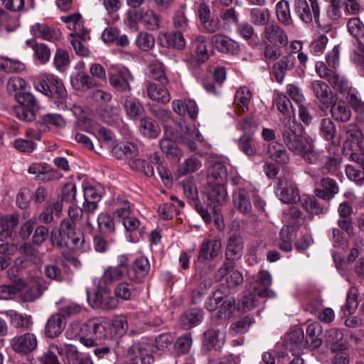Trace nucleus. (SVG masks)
<instances>
[{
  "label": "nucleus",
  "instance_id": "obj_1",
  "mask_svg": "<svg viewBox=\"0 0 364 364\" xmlns=\"http://www.w3.org/2000/svg\"><path fill=\"white\" fill-rule=\"evenodd\" d=\"M50 242L56 247H67L72 250H79L85 239L82 233L75 230V224L73 222L64 219L58 230L51 231Z\"/></svg>",
  "mask_w": 364,
  "mask_h": 364
},
{
  "label": "nucleus",
  "instance_id": "obj_2",
  "mask_svg": "<svg viewBox=\"0 0 364 364\" xmlns=\"http://www.w3.org/2000/svg\"><path fill=\"white\" fill-rule=\"evenodd\" d=\"M35 88L46 96L52 98L55 103L63 104L68 94L63 82L57 76L45 74L34 82Z\"/></svg>",
  "mask_w": 364,
  "mask_h": 364
},
{
  "label": "nucleus",
  "instance_id": "obj_3",
  "mask_svg": "<svg viewBox=\"0 0 364 364\" xmlns=\"http://www.w3.org/2000/svg\"><path fill=\"white\" fill-rule=\"evenodd\" d=\"M117 265L108 266L103 272L100 285L110 286L122 281L129 270V258L126 255H121L117 257Z\"/></svg>",
  "mask_w": 364,
  "mask_h": 364
},
{
  "label": "nucleus",
  "instance_id": "obj_4",
  "mask_svg": "<svg viewBox=\"0 0 364 364\" xmlns=\"http://www.w3.org/2000/svg\"><path fill=\"white\" fill-rule=\"evenodd\" d=\"M299 124L294 122L285 124L282 131V137L284 144L294 155L302 153L307 141L301 134L297 133Z\"/></svg>",
  "mask_w": 364,
  "mask_h": 364
},
{
  "label": "nucleus",
  "instance_id": "obj_5",
  "mask_svg": "<svg viewBox=\"0 0 364 364\" xmlns=\"http://www.w3.org/2000/svg\"><path fill=\"white\" fill-rule=\"evenodd\" d=\"M153 362L152 346L148 343H136L128 349L127 364H151Z\"/></svg>",
  "mask_w": 364,
  "mask_h": 364
},
{
  "label": "nucleus",
  "instance_id": "obj_6",
  "mask_svg": "<svg viewBox=\"0 0 364 364\" xmlns=\"http://www.w3.org/2000/svg\"><path fill=\"white\" fill-rule=\"evenodd\" d=\"M294 11L305 23H310L313 18L318 21L320 7L318 0H294Z\"/></svg>",
  "mask_w": 364,
  "mask_h": 364
},
{
  "label": "nucleus",
  "instance_id": "obj_7",
  "mask_svg": "<svg viewBox=\"0 0 364 364\" xmlns=\"http://www.w3.org/2000/svg\"><path fill=\"white\" fill-rule=\"evenodd\" d=\"M60 20L68 29L71 31L70 37L78 36L82 41L90 39V31L85 26V21L80 13L62 16Z\"/></svg>",
  "mask_w": 364,
  "mask_h": 364
},
{
  "label": "nucleus",
  "instance_id": "obj_8",
  "mask_svg": "<svg viewBox=\"0 0 364 364\" xmlns=\"http://www.w3.org/2000/svg\"><path fill=\"white\" fill-rule=\"evenodd\" d=\"M314 180V195L324 200H331L339 192L337 182L329 177H323L318 180V177L310 174Z\"/></svg>",
  "mask_w": 364,
  "mask_h": 364
},
{
  "label": "nucleus",
  "instance_id": "obj_9",
  "mask_svg": "<svg viewBox=\"0 0 364 364\" xmlns=\"http://www.w3.org/2000/svg\"><path fill=\"white\" fill-rule=\"evenodd\" d=\"M275 193L277 198L286 204L296 203L301 198L297 185L287 180L279 181Z\"/></svg>",
  "mask_w": 364,
  "mask_h": 364
},
{
  "label": "nucleus",
  "instance_id": "obj_10",
  "mask_svg": "<svg viewBox=\"0 0 364 364\" xmlns=\"http://www.w3.org/2000/svg\"><path fill=\"white\" fill-rule=\"evenodd\" d=\"M315 68L319 77L326 80L336 90L343 92L347 87V80L340 77L335 71L328 68L323 62H317Z\"/></svg>",
  "mask_w": 364,
  "mask_h": 364
},
{
  "label": "nucleus",
  "instance_id": "obj_11",
  "mask_svg": "<svg viewBox=\"0 0 364 364\" xmlns=\"http://www.w3.org/2000/svg\"><path fill=\"white\" fill-rule=\"evenodd\" d=\"M14 351L20 354H28L33 351L38 345L35 334L26 333L14 337L10 342Z\"/></svg>",
  "mask_w": 364,
  "mask_h": 364
},
{
  "label": "nucleus",
  "instance_id": "obj_12",
  "mask_svg": "<svg viewBox=\"0 0 364 364\" xmlns=\"http://www.w3.org/2000/svg\"><path fill=\"white\" fill-rule=\"evenodd\" d=\"M262 36L264 40L269 44L286 47L289 43V39L286 32L274 22L265 24Z\"/></svg>",
  "mask_w": 364,
  "mask_h": 364
},
{
  "label": "nucleus",
  "instance_id": "obj_13",
  "mask_svg": "<svg viewBox=\"0 0 364 364\" xmlns=\"http://www.w3.org/2000/svg\"><path fill=\"white\" fill-rule=\"evenodd\" d=\"M295 63L296 57L292 53L281 56L275 61L272 65V72L277 82H282L287 73L294 68Z\"/></svg>",
  "mask_w": 364,
  "mask_h": 364
},
{
  "label": "nucleus",
  "instance_id": "obj_14",
  "mask_svg": "<svg viewBox=\"0 0 364 364\" xmlns=\"http://www.w3.org/2000/svg\"><path fill=\"white\" fill-rule=\"evenodd\" d=\"M173 135V131L165 127L164 136L159 141L160 149L167 158L179 160L183 156V151L178 147L176 143L169 138Z\"/></svg>",
  "mask_w": 364,
  "mask_h": 364
},
{
  "label": "nucleus",
  "instance_id": "obj_15",
  "mask_svg": "<svg viewBox=\"0 0 364 364\" xmlns=\"http://www.w3.org/2000/svg\"><path fill=\"white\" fill-rule=\"evenodd\" d=\"M132 80L133 76L127 70L109 74V84L118 92H129L132 90L129 82Z\"/></svg>",
  "mask_w": 364,
  "mask_h": 364
},
{
  "label": "nucleus",
  "instance_id": "obj_16",
  "mask_svg": "<svg viewBox=\"0 0 364 364\" xmlns=\"http://www.w3.org/2000/svg\"><path fill=\"white\" fill-rule=\"evenodd\" d=\"M272 276L268 271H259L253 287L255 293L261 298L274 297L276 295L275 292L269 288L272 284Z\"/></svg>",
  "mask_w": 364,
  "mask_h": 364
},
{
  "label": "nucleus",
  "instance_id": "obj_17",
  "mask_svg": "<svg viewBox=\"0 0 364 364\" xmlns=\"http://www.w3.org/2000/svg\"><path fill=\"white\" fill-rule=\"evenodd\" d=\"M150 268V263L146 257L141 256L136 258L131 265V280L136 284L142 283L148 276Z\"/></svg>",
  "mask_w": 364,
  "mask_h": 364
},
{
  "label": "nucleus",
  "instance_id": "obj_18",
  "mask_svg": "<svg viewBox=\"0 0 364 364\" xmlns=\"http://www.w3.org/2000/svg\"><path fill=\"white\" fill-rule=\"evenodd\" d=\"M221 250V242L217 240H204L200 245L198 261L203 262L213 259Z\"/></svg>",
  "mask_w": 364,
  "mask_h": 364
},
{
  "label": "nucleus",
  "instance_id": "obj_19",
  "mask_svg": "<svg viewBox=\"0 0 364 364\" xmlns=\"http://www.w3.org/2000/svg\"><path fill=\"white\" fill-rule=\"evenodd\" d=\"M30 31L36 38L55 43L60 40L61 32L44 23H36L31 27Z\"/></svg>",
  "mask_w": 364,
  "mask_h": 364
},
{
  "label": "nucleus",
  "instance_id": "obj_20",
  "mask_svg": "<svg viewBox=\"0 0 364 364\" xmlns=\"http://www.w3.org/2000/svg\"><path fill=\"white\" fill-rule=\"evenodd\" d=\"M223 183H213L209 181L206 188L208 199L214 206L215 205H223L228 201V192L223 184Z\"/></svg>",
  "mask_w": 364,
  "mask_h": 364
},
{
  "label": "nucleus",
  "instance_id": "obj_21",
  "mask_svg": "<svg viewBox=\"0 0 364 364\" xmlns=\"http://www.w3.org/2000/svg\"><path fill=\"white\" fill-rule=\"evenodd\" d=\"M319 132L321 136L331 144L337 146L341 144V136L337 134V129L334 122L329 118H323L321 120Z\"/></svg>",
  "mask_w": 364,
  "mask_h": 364
},
{
  "label": "nucleus",
  "instance_id": "obj_22",
  "mask_svg": "<svg viewBox=\"0 0 364 364\" xmlns=\"http://www.w3.org/2000/svg\"><path fill=\"white\" fill-rule=\"evenodd\" d=\"M267 154L272 161L281 166L288 164L290 160L289 152L282 144L277 141H272L269 144Z\"/></svg>",
  "mask_w": 364,
  "mask_h": 364
},
{
  "label": "nucleus",
  "instance_id": "obj_23",
  "mask_svg": "<svg viewBox=\"0 0 364 364\" xmlns=\"http://www.w3.org/2000/svg\"><path fill=\"white\" fill-rule=\"evenodd\" d=\"M158 41L164 48H173L182 50L185 48L186 41L181 32H165L159 34Z\"/></svg>",
  "mask_w": 364,
  "mask_h": 364
},
{
  "label": "nucleus",
  "instance_id": "obj_24",
  "mask_svg": "<svg viewBox=\"0 0 364 364\" xmlns=\"http://www.w3.org/2000/svg\"><path fill=\"white\" fill-rule=\"evenodd\" d=\"M198 15L201 24L209 33H215L220 29L219 22H215L211 18V11L210 6L205 1L199 4L198 8Z\"/></svg>",
  "mask_w": 364,
  "mask_h": 364
},
{
  "label": "nucleus",
  "instance_id": "obj_25",
  "mask_svg": "<svg viewBox=\"0 0 364 364\" xmlns=\"http://www.w3.org/2000/svg\"><path fill=\"white\" fill-rule=\"evenodd\" d=\"M146 90L147 96L154 101L166 104L169 102L171 96L166 85H159L153 82H147L146 83Z\"/></svg>",
  "mask_w": 364,
  "mask_h": 364
},
{
  "label": "nucleus",
  "instance_id": "obj_26",
  "mask_svg": "<svg viewBox=\"0 0 364 364\" xmlns=\"http://www.w3.org/2000/svg\"><path fill=\"white\" fill-rule=\"evenodd\" d=\"M211 43L221 53L233 55L239 50L238 44L231 38L223 35H213L211 37Z\"/></svg>",
  "mask_w": 364,
  "mask_h": 364
},
{
  "label": "nucleus",
  "instance_id": "obj_27",
  "mask_svg": "<svg viewBox=\"0 0 364 364\" xmlns=\"http://www.w3.org/2000/svg\"><path fill=\"white\" fill-rule=\"evenodd\" d=\"M243 239L237 234H232L228 240L225 250L226 259L232 262L240 259L242 255Z\"/></svg>",
  "mask_w": 364,
  "mask_h": 364
},
{
  "label": "nucleus",
  "instance_id": "obj_28",
  "mask_svg": "<svg viewBox=\"0 0 364 364\" xmlns=\"http://www.w3.org/2000/svg\"><path fill=\"white\" fill-rule=\"evenodd\" d=\"M66 325L65 319L58 312L52 315L48 320L46 327V335L54 338L60 335L64 330Z\"/></svg>",
  "mask_w": 364,
  "mask_h": 364
},
{
  "label": "nucleus",
  "instance_id": "obj_29",
  "mask_svg": "<svg viewBox=\"0 0 364 364\" xmlns=\"http://www.w3.org/2000/svg\"><path fill=\"white\" fill-rule=\"evenodd\" d=\"M330 112L331 117L337 122L347 123L352 116L350 109L343 100L335 101L331 105Z\"/></svg>",
  "mask_w": 364,
  "mask_h": 364
},
{
  "label": "nucleus",
  "instance_id": "obj_30",
  "mask_svg": "<svg viewBox=\"0 0 364 364\" xmlns=\"http://www.w3.org/2000/svg\"><path fill=\"white\" fill-rule=\"evenodd\" d=\"M234 207L242 214H247L252 210L249 193L245 189H238L232 195Z\"/></svg>",
  "mask_w": 364,
  "mask_h": 364
},
{
  "label": "nucleus",
  "instance_id": "obj_31",
  "mask_svg": "<svg viewBox=\"0 0 364 364\" xmlns=\"http://www.w3.org/2000/svg\"><path fill=\"white\" fill-rule=\"evenodd\" d=\"M322 332L321 326L316 322L310 323L306 330V345L311 350L319 348L322 340L319 338Z\"/></svg>",
  "mask_w": 364,
  "mask_h": 364
},
{
  "label": "nucleus",
  "instance_id": "obj_32",
  "mask_svg": "<svg viewBox=\"0 0 364 364\" xmlns=\"http://www.w3.org/2000/svg\"><path fill=\"white\" fill-rule=\"evenodd\" d=\"M343 338V332L338 328H333L325 332L324 342L331 351L336 352L344 348Z\"/></svg>",
  "mask_w": 364,
  "mask_h": 364
},
{
  "label": "nucleus",
  "instance_id": "obj_33",
  "mask_svg": "<svg viewBox=\"0 0 364 364\" xmlns=\"http://www.w3.org/2000/svg\"><path fill=\"white\" fill-rule=\"evenodd\" d=\"M112 154L117 159H132L137 156L138 149L132 143H119L112 146Z\"/></svg>",
  "mask_w": 364,
  "mask_h": 364
},
{
  "label": "nucleus",
  "instance_id": "obj_34",
  "mask_svg": "<svg viewBox=\"0 0 364 364\" xmlns=\"http://www.w3.org/2000/svg\"><path fill=\"white\" fill-rule=\"evenodd\" d=\"M114 293L117 298L122 301H129L136 296L139 290L131 282H121L115 287Z\"/></svg>",
  "mask_w": 364,
  "mask_h": 364
},
{
  "label": "nucleus",
  "instance_id": "obj_35",
  "mask_svg": "<svg viewBox=\"0 0 364 364\" xmlns=\"http://www.w3.org/2000/svg\"><path fill=\"white\" fill-rule=\"evenodd\" d=\"M4 314L9 318L10 323L16 328L29 329L32 324L31 316L22 314L14 310H8Z\"/></svg>",
  "mask_w": 364,
  "mask_h": 364
},
{
  "label": "nucleus",
  "instance_id": "obj_36",
  "mask_svg": "<svg viewBox=\"0 0 364 364\" xmlns=\"http://www.w3.org/2000/svg\"><path fill=\"white\" fill-rule=\"evenodd\" d=\"M139 129L140 133L148 139H156L161 132L159 124L150 117H142L139 121Z\"/></svg>",
  "mask_w": 364,
  "mask_h": 364
},
{
  "label": "nucleus",
  "instance_id": "obj_37",
  "mask_svg": "<svg viewBox=\"0 0 364 364\" xmlns=\"http://www.w3.org/2000/svg\"><path fill=\"white\" fill-rule=\"evenodd\" d=\"M127 318L124 315L115 316L109 325V331L113 338L119 339L124 336L128 331Z\"/></svg>",
  "mask_w": 364,
  "mask_h": 364
},
{
  "label": "nucleus",
  "instance_id": "obj_38",
  "mask_svg": "<svg viewBox=\"0 0 364 364\" xmlns=\"http://www.w3.org/2000/svg\"><path fill=\"white\" fill-rule=\"evenodd\" d=\"M311 88L316 97L323 105H328L331 102V94L329 86L321 80H314L311 84Z\"/></svg>",
  "mask_w": 364,
  "mask_h": 364
},
{
  "label": "nucleus",
  "instance_id": "obj_39",
  "mask_svg": "<svg viewBox=\"0 0 364 364\" xmlns=\"http://www.w3.org/2000/svg\"><path fill=\"white\" fill-rule=\"evenodd\" d=\"M252 98V93L247 87L238 88L235 94V105L240 114L248 110V105Z\"/></svg>",
  "mask_w": 364,
  "mask_h": 364
},
{
  "label": "nucleus",
  "instance_id": "obj_40",
  "mask_svg": "<svg viewBox=\"0 0 364 364\" xmlns=\"http://www.w3.org/2000/svg\"><path fill=\"white\" fill-rule=\"evenodd\" d=\"M276 16L278 21L285 26L293 25L289 3L287 0L279 1L275 6Z\"/></svg>",
  "mask_w": 364,
  "mask_h": 364
},
{
  "label": "nucleus",
  "instance_id": "obj_41",
  "mask_svg": "<svg viewBox=\"0 0 364 364\" xmlns=\"http://www.w3.org/2000/svg\"><path fill=\"white\" fill-rule=\"evenodd\" d=\"M62 210V203L55 201L48 204L38 216L41 223L48 225L54 222V215L58 216Z\"/></svg>",
  "mask_w": 364,
  "mask_h": 364
},
{
  "label": "nucleus",
  "instance_id": "obj_42",
  "mask_svg": "<svg viewBox=\"0 0 364 364\" xmlns=\"http://www.w3.org/2000/svg\"><path fill=\"white\" fill-rule=\"evenodd\" d=\"M208 38L205 36L198 35L192 41L196 60L198 62L204 63L209 58L207 50Z\"/></svg>",
  "mask_w": 364,
  "mask_h": 364
},
{
  "label": "nucleus",
  "instance_id": "obj_43",
  "mask_svg": "<svg viewBox=\"0 0 364 364\" xmlns=\"http://www.w3.org/2000/svg\"><path fill=\"white\" fill-rule=\"evenodd\" d=\"M122 103L127 114L132 118L136 119L144 112V108L137 99L132 96H127L122 99Z\"/></svg>",
  "mask_w": 364,
  "mask_h": 364
},
{
  "label": "nucleus",
  "instance_id": "obj_44",
  "mask_svg": "<svg viewBox=\"0 0 364 364\" xmlns=\"http://www.w3.org/2000/svg\"><path fill=\"white\" fill-rule=\"evenodd\" d=\"M73 87L79 91H87L97 86L96 80L85 73H78L71 79Z\"/></svg>",
  "mask_w": 364,
  "mask_h": 364
},
{
  "label": "nucleus",
  "instance_id": "obj_45",
  "mask_svg": "<svg viewBox=\"0 0 364 364\" xmlns=\"http://www.w3.org/2000/svg\"><path fill=\"white\" fill-rule=\"evenodd\" d=\"M134 43L139 50L143 52H149L155 46V38L153 34L141 31L137 33Z\"/></svg>",
  "mask_w": 364,
  "mask_h": 364
},
{
  "label": "nucleus",
  "instance_id": "obj_46",
  "mask_svg": "<svg viewBox=\"0 0 364 364\" xmlns=\"http://www.w3.org/2000/svg\"><path fill=\"white\" fill-rule=\"evenodd\" d=\"M301 205L308 213L313 215H320L324 211L323 205L318 202L314 196L303 195L299 200Z\"/></svg>",
  "mask_w": 364,
  "mask_h": 364
},
{
  "label": "nucleus",
  "instance_id": "obj_47",
  "mask_svg": "<svg viewBox=\"0 0 364 364\" xmlns=\"http://www.w3.org/2000/svg\"><path fill=\"white\" fill-rule=\"evenodd\" d=\"M202 318V311L198 309H193L182 315L181 317V324L184 329H190L198 325Z\"/></svg>",
  "mask_w": 364,
  "mask_h": 364
},
{
  "label": "nucleus",
  "instance_id": "obj_48",
  "mask_svg": "<svg viewBox=\"0 0 364 364\" xmlns=\"http://www.w3.org/2000/svg\"><path fill=\"white\" fill-rule=\"evenodd\" d=\"M65 120L58 114H47L41 117V121L36 122V126L39 129H43L46 131L47 125H52L58 128H62L65 126Z\"/></svg>",
  "mask_w": 364,
  "mask_h": 364
},
{
  "label": "nucleus",
  "instance_id": "obj_49",
  "mask_svg": "<svg viewBox=\"0 0 364 364\" xmlns=\"http://www.w3.org/2000/svg\"><path fill=\"white\" fill-rule=\"evenodd\" d=\"M94 325L93 318L84 323L80 329V341L81 343L87 347H92L96 345L93 341V331L91 326Z\"/></svg>",
  "mask_w": 364,
  "mask_h": 364
},
{
  "label": "nucleus",
  "instance_id": "obj_50",
  "mask_svg": "<svg viewBox=\"0 0 364 364\" xmlns=\"http://www.w3.org/2000/svg\"><path fill=\"white\" fill-rule=\"evenodd\" d=\"M141 22L147 30L157 31L160 28L161 16L152 9L144 10Z\"/></svg>",
  "mask_w": 364,
  "mask_h": 364
},
{
  "label": "nucleus",
  "instance_id": "obj_51",
  "mask_svg": "<svg viewBox=\"0 0 364 364\" xmlns=\"http://www.w3.org/2000/svg\"><path fill=\"white\" fill-rule=\"evenodd\" d=\"M149 73L151 78L159 81L163 85L168 84V80L165 74L164 65L158 60L152 62L149 65Z\"/></svg>",
  "mask_w": 364,
  "mask_h": 364
},
{
  "label": "nucleus",
  "instance_id": "obj_52",
  "mask_svg": "<svg viewBox=\"0 0 364 364\" xmlns=\"http://www.w3.org/2000/svg\"><path fill=\"white\" fill-rule=\"evenodd\" d=\"M227 178L228 170L225 164L222 161L215 162L209 171V181H212L214 179L219 183H224Z\"/></svg>",
  "mask_w": 364,
  "mask_h": 364
},
{
  "label": "nucleus",
  "instance_id": "obj_53",
  "mask_svg": "<svg viewBox=\"0 0 364 364\" xmlns=\"http://www.w3.org/2000/svg\"><path fill=\"white\" fill-rule=\"evenodd\" d=\"M56 353L60 355L64 353V348L61 343L51 344L48 351L41 358V362L43 364H60L56 356Z\"/></svg>",
  "mask_w": 364,
  "mask_h": 364
},
{
  "label": "nucleus",
  "instance_id": "obj_54",
  "mask_svg": "<svg viewBox=\"0 0 364 364\" xmlns=\"http://www.w3.org/2000/svg\"><path fill=\"white\" fill-rule=\"evenodd\" d=\"M293 232L289 226L282 228L279 232V238L277 246L282 251L288 252L292 250Z\"/></svg>",
  "mask_w": 364,
  "mask_h": 364
},
{
  "label": "nucleus",
  "instance_id": "obj_55",
  "mask_svg": "<svg viewBox=\"0 0 364 364\" xmlns=\"http://www.w3.org/2000/svg\"><path fill=\"white\" fill-rule=\"evenodd\" d=\"M277 109L285 117H291L294 111L289 99L284 94L278 93L275 99Z\"/></svg>",
  "mask_w": 364,
  "mask_h": 364
},
{
  "label": "nucleus",
  "instance_id": "obj_56",
  "mask_svg": "<svg viewBox=\"0 0 364 364\" xmlns=\"http://www.w3.org/2000/svg\"><path fill=\"white\" fill-rule=\"evenodd\" d=\"M254 322L255 320L252 317L250 316H245L231 325L230 333L233 336L245 333Z\"/></svg>",
  "mask_w": 364,
  "mask_h": 364
},
{
  "label": "nucleus",
  "instance_id": "obj_57",
  "mask_svg": "<svg viewBox=\"0 0 364 364\" xmlns=\"http://www.w3.org/2000/svg\"><path fill=\"white\" fill-rule=\"evenodd\" d=\"M238 147L241 151L248 156H255L257 149L253 144V138L250 134H243L238 139Z\"/></svg>",
  "mask_w": 364,
  "mask_h": 364
},
{
  "label": "nucleus",
  "instance_id": "obj_58",
  "mask_svg": "<svg viewBox=\"0 0 364 364\" xmlns=\"http://www.w3.org/2000/svg\"><path fill=\"white\" fill-rule=\"evenodd\" d=\"M25 66L22 63L0 56V71L7 73H18L23 70Z\"/></svg>",
  "mask_w": 364,
  "mask_h": 364
},
{
  "label": "nucleus",
  "instance_id": "obj_59",
  "mask_svg": "<svg viewBox=\"0 0 364 364\" xmlns=\"http://www.w3.org/2000/svg\"><path fill=\"white\" fill-rule=\"evenodd\" d=\"M121 112L120 107L118 105H106L101 111L100 116L107 124H112L119 119Z\"/></svg>",
  "mask_w": 364,
  "mask_h": 364
},
{
  "label": "nucleus",
  "instance_id": "obj_60",
  "mask_svg": "<svg viewBox=\"0 0 364 364\" xmlns=\"http://www.w3.org/2000/svg\"><path fill=\"white\" fill-rule=\"evenodd\" d=\"M271 15L267 9L253 8L250 10V21L255 26H262L268 23Z\"/></svg>",
  "mask_w": 364,
  "mask_h": 364
},
{
  "label": "nucleus",
  "instance_id": "obj_61",
  "mask_svg": "<svg viewBox=\"0 0 364 364\" xmlns=\"http://www.w3.org/2000/svg\"><path fill=\"white\" fill-rule=\"evenodd\" d=\"M209 288L210 284L205 280L201 281L191 292V303L194 305L200 304L207 295Z\"/></svg>",
  "mask_w": 364,
  "mask_h": 364
},
{
  "label": "nucleus",
  "instance_id": "obj_62",
  "mask_svg": "<svg viewBox=\"0 0 364 364\" xmlns=\"http://www.w3.org/2000/svg\"><path fill=\"white\" fill-rule=\"evenodd\" d=\"M93 322L94 325L91 328L94 329L93 341L95 343L96 341H102L106 338L107 323L102 317L93 318Z\"/></svg>",
  "mask_w": 364,
  "mask_h": 364
},
{
  "label": "nucleus",
  "instance_id": "obj_63",
  "mask_svg": "<svg viewBox=\"0 0 364 364\" xmlns=\"http://www.w3.org/2000/svg\"><path fill=\"white\" fill-rule=\"evenodd\" d=\"M192 345L191 333H186L178 338L174 343V349L177 354L183 355L188 353Z\"/></svg>",
  "mask_w": 364,
  "mask_h": 364
},
{
  "label": "nucleus",
  "instance_id": "obj_64",
  "mask_svg": "<svg viewBox=\"0 0 364 364\" xmlns=\"http://www.w3.org/2000/svg\"><path fill=\"white\" fill-rule=\"evenodd\" d=\"M347 26L350 35L358 41L364 36V24L359 18H350Z\"/></svg>",
  "mask_w": 364,
  "mask_h": 364
}]
</instances>
